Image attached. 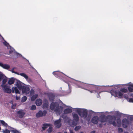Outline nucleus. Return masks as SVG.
<instances>
[{
    "instance_id": "f257e3e1",
    "label": "nucleus",
    "mask_w": 133,
    "mask_h": 133,
    "mask_svg": "<svg viewBox=\"0 0 133 133\" xmlns=\"http://www.w3.org/2000/svg\"><path fill=\"white\" fill-rule=\"evenodd\" d=\"M52 74L55 77L62 80L67 83L69 88L70 84L69 82H70L72 85L88 90L91 93H95L99 91L101 92V89L102 87H101L86 84L78 81L76 80L68 77L63 73L58 71H54L52 72Z\"/></svg>"
},
{
    "instance_id": "f03ea898",
    "label": "nucleus",
    "mask_w": 133,
    "mask_h": 133,
    "mask_svg": "<svg viewBox=\"0 0 133 133\" xmlns=\"http://www.w3.org/2000/svg\"><path fill=\"white\" fill-rule=\"evenodd\" d=\"M0 36L1 37V40L2 41L3 40L4 41V42H3V44L6 46H7L8 49H9V48H10V50L9 51V53L11 56H13L14 58H16L18 57L21 56L24 58L26 59L25 58L22 56V55L21 54L16 52L13 48L10 46L9 44L4 40L3 37L0 34Z\"/></svg>"
},
{
    "instance_id": "7ed1b4c3",
    "label": "nucleus",
    "mask_w": 133,
    "mask_h": 133,
    "mask_svg": "<svg viewBox=\"0 0 133 133\" xmlns=\"http://www.w3.org/2000/svg\"><path fill=\"white\" fill-rule=\"evenodd\" d=\"M127 92L128 90L127 89L121 88L119 91L115 88L111 90L110 92L112 95H113L115 97H118L119 98H121L123 95V94L121 92L125 93Z\"/></svg>"
},
{
    "instance_id": "20e7f679",
    "label": "nucleus",
    "mask_w": 133,
    "mask_h": 133,
    "mask_svg": "<svg viewBox=\"0 0 133 133\" xmlns=\"http://www.w3.org/2000/svg\"><path fill=\"white\" fill-rule=\"evenodd\" d=\"M74 109L81 117L84 119L87 118L88 114V110L85 109L79 108H74Z\"/></svg>"
},
{
    "instance_id": "39448f33",
    "label": "nucleus",
    "mask_w": 133,
    "mask_h": 133,
    "mask_svg": "<svg viewBox=\"0 0 133 133\" xmlns=\"http://www.w3.org/2000/svg\"><path fill=\"white\" fill-rule=\"evenodd\" d=\"M116 118L115 115H108L107 122L109 124H112L114 127L117 126V124L116 122Z\"/></svg>"
},
{
    "instance_id": "423d86ee",
    "label": "nucleus",
    "mask_w": 133,
    "mask_h": 133,
    "mask_svg": "<svg viewBox=\"0 0 133 133\" xmlns=\"http://www.w3.org/2000/svg\"><path fill=\"white\" fill-rule=\"evenodd\" d=\"M129 123L128 120L126 118L123 119L122 122V124L123 127L126 128L129 125Z\"/></svg>"
},
{
    "instance_id": "0eeeda50",
    "label": "nucleus",
    "mask_w": 133,
    "mask_h": 133,
    "mask_svg": "<svg viewBox=\"0 0 133 133\" xmlns=\"http://www.w3.org/2000/svg\"><path fill=\"white\" fill-rule=\"evenodd\" d=\"M47 113V112L46 110H44L42 111L41 110L39 111L36 114V117L37 118H39L42 116H45Z\"/></svg>"
},
{
    "instance_id": "6e6552de",
    "label": "nucleus",
    "mask_w": 133,
    "mask_h": 133,
    "mask_svg": "<svg viewBox=\"0 0 133 133\" xmlns=\"http://www.w3.org/2000/svg\"><path fill=\"white\" fill-rule=\"evenodd\" d=\"M1 86L3 88V90L5 92L9 94L11 93V90L10 89L9 87L6 85H1Z\"/></svg>"
},
{
    "instance_id": "1a4fd4ad",
    "label": "nucleus",
    "mask_w": 133,
    "mask_h": 133,
    "mask_svg": "<svg viewBox=\"0 0 133 133\" xmlns=\"http://www.w3.org/2000/svg\"><path fill=\"white\" fill-rule=\"evenodd\" d=\"M61 119L60 118L56 120L54 122V124L57 128H59L61 127L62 124L61 123Z\"/></svg>"
},
{
    "instance_id": "9d476101",
    "label": "nucleus",
    "mask_w": 133,
    "mask_h": 133,
    "mask_svg": "<svg viewBox=\"0 0 133 133\" xmlns=\"http://www.w3.org/2000/svg\"><path fill=\"white\" fill-rule=\"evenodd\" d=\"M22 92L23 93L26 94H28L30 92V89L27 86H24L22 88Z\"/></svg>"
},
{
    "instance_id": "9b49d317",
    "label": "nucleus",
    "mask_w": 133,
    "mask_h": 133,
    "mask_svg": "<svg viewBox=\"0 0 133 133\" xmlns=\"http://www.w3.org/2000/svg\"><path fill=\"white\" fill-rule=\"evenodd\" d=\"M107 117L108 116L105 117V115H102L99 116V121L101 123H103L106 122H107Z\"/></svg>"
},
{
    "instance_id": "f8f14e48",
    "label": "nucleus",
    "mask_w": 133,
    "mask_h": 133,
    "mask_svg": "<svg viewBox=\"0 0 133 133\" xmlns=\"http://www.w3.org/2000/svg\"><path fill=\"white\" fill-rule=\"evenodd\" d=\"M20 75L26 79V81L29 83H30L32 82L31 79L25 73H20Z\"/></svg>"
},
{
    "instance_id": "ddd939ff",
    "label": "nucleus",
    "mask_w": 133,
    "mask_h": 133,
    "mask_svg": "<svg viewBox=\"0 0 133 133\" xmlns=\"http://www.w3.org/2000/svg\"><path fill=\"white\" fill-rule=\"evenodd\" d=\"M16 87L17 88L19 89H21L22 87L24 86L23 85V83L18 80H16Z\"/></svg>"
},
{
    "instance_id": "4468645a",
    "label": "nucleus",
    "mask_w": 133,
    "mask_h": 133,
    "mask_svg": "<svg viewBox=\"0 0 133 133\" xmlns=\"http://www.w3.org/2000/svg\"><path fill=\"white\" fill-rule=\"evenodd\" d=\"M58 104L57 102H52L50 105V109L52 110H54L57 106L58 105Z\"/></svg>"
},
{
    "instance_id": "2eb2a0df",
    "label": "nucleus",
    "mask_w": 133,
    "mask_h": 133,
    "mask_svg": "<svg viewBox=\"0 0 133 133\" xmlns=\"http://www.w3.org/2000/svg\"><path fill=\"white\" fill-rule=\"evenodd\" d=\"M99 118L98 117L96 116L93 117L91 119V122L95 124H97Z\"/></svg>"
},
{
    "instance_id": "dca6fc26",
    "label": "nucleus",
    "mask_w": 133,
    "mask_h": 133,
    "mask_svg": "<svg viewBox=\"0 0 133 133\" xmlns=\"http://www.w3.org/2000/svg\"><path fill=\"white\" fill-rule=\"evenodd\" d=\"M49 100L50 101H54L55 99V95L53 93H49L48 95Z\"/></svg>"
},
{
    "instance_id": "f3484780",
    "label": "nucleus",
    "mask_w": 133,
    "mask_h": 133,
    "mask_svg": "<svg viewBox=\"0 0 133 133\" xmlns=\"http://www.w3.org/2000/svg\"><path fill=\"white\" fill-rule=\"evenodd\" d=\"M113 86V85H111V86H109V87H112V86ZM101 86V87H102V89H101V92H100V91H99V92H95V93H97V94H98V96H97V98H99L100 97V95H99V94L101 92H104V91H107V92H110V91H103V89H104V88H105V87H107L108 86ZM108 86V87H109V86Z\"/></svg>"
},
{
    "instance_id": "a211bd4d",
    "label": "nucleus",
    "mask_w": 133,
    "mask_h": 133,
    "mask_svg": "<svg viewBox=\"0 0 133 133\" xmlns=\"http://www.w3.org/2000/svg\"><path fill=\"white\" fill-rule=\"evenodd\" d=\"M17 113L18 117L21 118L23 117L25 114L24 112L22 110L18 111Z\"/></svg>"
},
{
    "instance_id": "6ab92c4d",
    "label": "nucleus",
    "mask_w": 133,
    "mask_h": 133,
    "mask_svg": "<svg viewBox=\"0 0 133 133\" xmlns=\"http://www.w3.org/2000/svg\"><path fill=\"white\" fill-rule=\"evenodd\" d=\"M99 113H102L103 114L105 113L104 112H96L92 111L91 110H89V115L91 116L97 115V114Z\"/></svg>"
},
{
    "instance_id": "aec40b11",
    "label": "nucleus",
    "mask_w": 133,
    "mask_h": 133,
    "mask_svg": "<svg viewBox=\"0 0 133 133\" xmlns=\"http://www.w3.org/2000/svg\"><path fill=\"white\" fill-rule=\"evenodd\" d=\"M0 66L3 68L8 70L10 68V66L6 64H4L2 63H0Z\"/></svg>"
},
{
    "instance_id": "412c9836",
    "label": "nucleus",
    "mask_w": 133,
    "mask_h": 133,
    "mask_svg": "<svg viewBox=\"0 0 133 133\" xmlns=\"http://www.w3.org/2000/svg\"><path fill=\"white\" fill-rule=\"evenodd\" d=\"M112 114L114 115L120 117L122 115H124V114L121 113L120 112L118 111H113Z\"/></svg>"
},
{
    "instance_id": "4be33fe9",
    "label": "nucleus",
    "mask_w": 133,
    "mask_h": 133,
    "mask_svg": "<svg viewBox=\"0 0 133 133\" xmlns=\"http://www.w3.org/2000/svg\"><path fill=\"white\" fill-rule=\"evenodd\" d=\"M72 115L74 120L76 122L78 121L79 120V118L78 115L76 113L72 114Z\"/></svg>"
},
{
    "instance_id": "5701e85b",
    "label": "nucleus",
    "mask_w": 133,
    "mask_h": 133,
    "mask_svg": "<svg viewBox=\"0 0 133 133\" xmlns=\"http://www.w3.org/2000/svg\"><path fill=\"white\" fill-rule=\"evenodd\" d=\"M42 103V100L40 98L37 99L35 101V103L36 105L38 106L41 105Z\"/></svg>"
},
{
    "instance_id": "b1692460",
    "label": "nucleus",
    "mask_w": 133,
    "mask_h": 133,
    "mask_svg": "<svg viewBox=\"0 0 133 133\" xmlns=\"http://www.w3.org/2000/svg\"><path fill=\"white\" fill-rule=\"evenodd\" d=\"M16 80L17 79L14 78H11L9 79L8 82V83L9 85L12 84L14 83L15 81H16Z\"/></svg>"
},
{
    "instance_id": "393cba45",
    "label": "nucleus",
    "mask_w": 133,
    "mask_h": 133,
    "mask_svg": "<svg viewBox=\"0 0 133 133\" xmlns=\"http://www.w3.org/2000/svg\"><path fill=\"white\" fill-rule=\"evenodd\" d=\"M12 93H14V91H15L16 94H20V92H19V90L16 87H15L14 88L13 87L12 88Z\"/></svg>"
},
{
    "instance_id": "a878e982",
    "label": "nucleus",
    "mask_w": 133,
    "mask_h": 133,
    "mask_svg": "<svg viewBox=\"0 0 133 133\" xmlns=\"http://www.w3.org/2000/svg\"><path fill=\"white\" fill-rule=\"evenodd\" d=\"M42 125L43 126L42 127V130L44 131L48 128V127L50 126V124L44 123L42 124Z\"/></svg>"
},
{
    "instance_id": "bb28decb",
    "label": "nucleus",
    "mask_w": 133,
    "mask_h": 133,
    "mask_svg": "<svg viewBox=\"0 0 133 133\" xmlns=\"http://www.w3.org/2000/svg\"><path fill=\"white\" fill-rule=\"evenodd\" d=\"M72 111L71 109L68 108L65 109L64 110V112L65 114H67L71 113Z\"/></svg>"
},
{
    "instance_id": "cd10ccee",
    "label": "nucleus",
    "mask_w": 133,
    "mask_h": 133,
    "mask_svg": "<svg viewBox=\"0 0 133 133\" xmlns=\"http://www.w3.org/2000/svg\"><path fill=\"white\" fill-rule=\"evenodd\" d=\"M1 123L4 126L7 127H8V128L10 129V126H9L4 121L2 120H1Z\"/></svg>"
},
{
    "instance_id": "c85d7f7f",
    "label": "nucleus",
    "mask_w": 133,
    "mask_h": 133,
    "mask_svg": "<svg viewBox=\"0 0 133 133\" xmlns=\"http://www.w3.org/2000/svg\"><path fill=\"white\" fill-rule=\"evenodd\" d=\"M10 129H13L12 130H10V131L12 133H20L18 131L12 127H10Z\"/></svg>"
},
{
    "instance_id": "c756f323",
    "label": "nucleus",
    "mask_w": 133,
    "mask_h": 133,
    "mask_svg": "<svg viewBox=\"0 0 133 133\" xmlns=\"http://www.w3.org/2000/svg\"><path fill=\"white\" fill-rule=\"evenodd\" d=\"M38 96V95L37 94L33 95L31 97V100L32 101H34Z\"/></svg>"
},
{
    "instance_id": "7c9ffc66",
    "label": "nucleus",
    "mask_w": 133,
    "mask_h": 133,
    "mask_svg": "<svg viewBox=\"0 0 133 133\" xmlns=\"http://www.w3.org/2000/svg\"><path fill=\"white\" fill-rule=\"evenodd\" d=\"M77 122L74 120L71 121V122L72 124H71V125L73 127L76 126L77 124Z\"/></svg>"
},
{
    "instance_id": "2f4dec72",
    "label": "nucleus",
    "mask_w": 133,
    "mask_h": 133,
    "mask_svg": "<svg viewBox=\"0 0 133 133\" xmlns=\"http://www.w3.org/2000/svg\"><path fill=\"white\" fill-rule=\"evenodd\" d=\"M54 111H55L56 112H57L58 113H59L60 112V108H59V105H58L55 108V109Z\"/></svg>"
},
{
    "instance_id": "473e14b6",
    "label": "nucleus",
    "mask_w": 133,
    "mask_h": 133,
    "mask_svg": "<svg viewBox=\"0 0 133 133\" xmlns=\"http://www.w3.org/2000/svg\"><path fill=\"white\" fill-rule=\"evenodd\" d=\"M52 128L51 127H50L46 131V133H50L52 131Z\"/></svg>"
},
{
    "instance_id": "72a5a7b5",
    "label": "nucleus",
    "mask_w": 133,
    "mask_h": 133,
    "mask_svg": "<svg viewBox=\"0 0 133 133\" xmlns=\"http://www.w3.org/2000/svg\"><path fill=\"white\" fill-rule=\"evenodd\" d=\"M27 99V98L26 96H24L22 98L21 102H24L26 101Z\"/></svg>"
},
{
    "instance_id": "f704fd0d",
    "label": "nucleus",
    "mask_w": 133,
    "mask_h": 133,
    "mask_svg": "<svg viewBox=\"0 0 133 133\" xmlns=\"http://www.w3.org/2000/svg\"><path fill=\"white\" fill-rule=\"evenodd\" d=\"M81 128V126L80 125L76 126L74 128L75 130L76 131H77L78 130L80 129Z\"/></svg>"
},
{
    "instance_id": "c9c22d12",
    "label": "nucleus",
    "mask_w": 133,
    "mask_h": 133,
    "mask_svg": "<svg viewBox=\"0 0 133 133\" xmlns=\"http://www.w3.org/2000/svg\"><path fill=\"white\" fill-rule=\"evenodd\" d=\"M36 109V106L34 105H32L30 108V110H34Z\"/></svg>"
},
{
    "instance_id": "e433bc0d",
    "label": "nucleus",
    "mask_w": 133,
    "mask_h": 133,
    "mask_svg": "<svg viewBox=\"0 0 133 133\" xmlns=\"http://www.w3.org/2000/svg\"><path fill=\"white\" fill-rule=\"evenodd\" d=\"M10 131L7 129H5L4 130H3V133H10Z\"/></svg>"
},
{
    "instance_id": "4c0bfd02",
    "label": "nucleus",
    "mask_w": 133,
    "mask_h": 133,
    "mask_svg": "<svg viewBox=\"0 0 133 133\" xmlns=\"http://www.w3.org/2000/svg\"><path fill=\"white\" fill-rule=\"evenodd\" d=\"M7 81V79L5 78H4L3 79L2 81V85H5Z\"/></svg>"
},
{
    "instance_id": "58836bf2",
    "label": "nucleus",
    "mask_w": 133,
    "mask_h": 133,
    "mask_svg": "<svg viewBox=\"0 0 133 133\" xmlns=\"http://www.w3.org/2000/svg\"><path fill=\"white\" fill-rule=\"evenodd\" d=\"M118 132L119 133H121L123 132V130L122 128H118Z\"/></svg>"
},
{
    "instance_id": "ea45409f",
    "label": "nucleus",
    "mask_w": 133,
    "mask_h": 133,
    "mask_svg": "<svg viewBox=\"0 0 133 133\" xmlns=\"http://www.w3.org/2000/svg\"><path fill=\"white\" fill-rule=\"evenodd\" d=\"M128 89L130 92L133 91V88L131 87H128Z\"/></svg>"
},
{
    "instance_id": "a19ab883",
    "label": "nucleus",
    "mask_w": 133,
    "mask_h": 133,
    "mask_svg": "<svg viewBox=\"0 0 133 133\" xmlns=\"http://www.w3.org/2000/svg\"><path fill=\"white\" fill-rule=\"evenodd\" d=\"M35 91L34 90L32 89H31L30 91V94L31 95H34V94Z\"/></svg>"
},
{
    "instance_id": "79ce46f5",
    "label": "nucleus",
    "mask_w": 133,
    "mask_h": 133,
    "mask_svg": "<svg viewBox=\"0 0 133 133\" xmlns=\"http://www.w3.org/2000/svg\"><path fill=\"white\" fill-rule=\"evenodd\" d=\"M3 74H0V82L3 79Z\"/></svg>"
},
{
    "instance_id": "37998d69",
    "label": "nucleus",
    "mask_w": 133,
    "mask_h": 133,
    "mask_svg": "<svg viewBox=\"0 0 133 133\" xmlns=\"http://www.w3.org/2000/svg\"><path fill=\"white\" fill-rule=\"evenodd\" d=\"M48 103H44L43 104V105L44 107L47 108L48 106Z\"/></svg>"
},
{
    "instance_id": "c03bdc74",
    "label": "nucleus",
    "mask_w": 133,
    "mask_h": 133,
    "mask_svg": "<svg viewBox=\"0 0 133 133\" xmlns=\"http://www.w3.org/2000/svg\"><path fill=\"white\" fill-rule=\"evenodd\" d=\"M26 60L27 61H28V63H29V65H30L31 66V67H32V69H34V70H36V71H36V70L35 69V68H34L31 65V64H30V62H29V61L28 60H27V59H26ZM36 72H37V73H38L37 72V71H36Z\"/></svg>"
},
{
    "instance_id": "a18cd8bd",
    "label": "nucleus",
    "mask_w": 133,
    "mask_h": 133,
    "mask_svg": "<svg viewBox=\"0 0 133 133\" xmlns=\"http://www.w3.org/2000/svg\"><path fill=\"white\" fill-rule=\"evenodd\" d=\"M14 68H13L11 70H10V71H11L12 73L15 74V73H16V72L14 71Z\"/></svg>"
},
{
    "instance_id": "49530a36",
    "label": "nucleus",
    "mask_w": 133,
    "mask_h": 133,
    "mask_svg": "<svg viewBox=\"0 0 133 133\" xmlns=\"http://www.w3.org/2000/svg\"><path fill=\"white\" fill-rule=\"evenodd\" d=\"M130 85L129 86V87H133V84L131 83V82H130L129 83Z\"/></svg>"
},
{
    "instance_id": "de8ad7c7",
    "label": "nucleus",
    "mask_w": 133,
    "mask_h": 133,
    "mask_svg": "<svg viewBox=\"0 0 133 133\" xmlns=\"http://www.w3.org/2000/svg\"><path fill=\"white\" fill-rule=\"evenodd\" d=\"M130 119L131 121H133V116H131L130 117Z\"/></svg>"
},
{
    "instance_id": "09e8293b",
    "label": "nucleus",
    "mask_w": 133,
    "mask_h": 133,
    "mask_svg": "<svg viewBox=\"0 0 133 133\" xmlns=\"http://www.w3.org/2000/svg\"><path fill=\"white\" fill-rule=\"evenodd\" d=\"M129 102H133V98H131L129 99Z\"/></svg>"
},
{
    "instance_id": "8fccbe9b",
    "label": "nucleus",
    "mask_w": 133,
    "mask_h": 133,
    "mask_svg": "<svg viewBox=\"0 0 133 133\" xmlns=\"http://www.w3.org/2000/svg\"><path fill=\"white\" fill-rule=\"evenodd\" d=\"M44 102H45V103H48V100L46 99H44Z\"/></svg>"
},
{
    "instance_id": "3c124183",
    "label": "nucleus",
    "mask_w": 133,
    "mask_h": 133,
    "mask_svg": "<svg viewBox=\"0 0 133 133\" xmlns=\"http://www.w3.org/2000/svg\"><path fill=\"white\" fill-rule=\"evenodd\" d=\"M103 123H99V126L100 127V128H101L102 127V126H103V125L102 124Z\"/></svg>"
},
{
    "instance_id": "603ef678",
    "label": "nucleus",
    "mask_w": 133,
    "mask_h": 133,
    "mask_svg": "<svg viewBox=\"0 0 133 133\" xmlns=\"http://www.w3.org/2000/svg\"><path fill=\"white\" fill-rule=\"evenodd\" d=\"M20 98L19 96H16V99L17 100H19L20 99Z\"/></svg>"
},
{
    "instance_id": "864d4df0",
    "label": "nucleus",
    "mask_w": 133,
    "mask_h": 133,
    "mask_svg": "<svg viewBox=\"0 0 133 133\" xmlns=\"http://www.w3.org/2000/svg\"><path fill=\"white\" fill-rule=\"evenodd\" d=\"M95 131L93 130L91 131L90 133H95Z\"/></svg>"
},
{
    "instance_id": "5fc2aeb1",
    "label": "nucleus",
    "mask_w": 133,
    "mask_h": 133,
    "mask_svg": "<svg viewBox=\"0 0 133 133\" xmlns=\"http://www.w3.org/2000/svg\"><path fill=\"white\" fill-rule=\"evenodd\" d=\"M70 133H74L72 131V130H70Z\"/></svg>"
},
{
    "instance_id": "6e6d98bb",
    "label": "nucleus",
    "mask_w": 133,
    "mask_h": 133,
    "mask_svg": "<svg viewBox=\"0 0 133 133\" xmlns=\"http://www.w3.org/2000/svg\"><path fill=\"white\" fill-rule=\"evenodd\" d=\"M15 74H17L18 75H20V74L19 73L16 72V73H15Z\"/></svg>"
},
{
    "instance_id": "4d7b16f0",
    "label": "nucleus",
    "mask_w": 133,
    "mask_h": 133,
    "mask_svg": "<svg viewBox=\"0 0 133 133\" xmlns=\"http://www.w3.org/2000/svg\"><path fill=\"white\" fill-rule=\"evenodd\" d=\"M113 111H110V112H109L110 114H112L113 113Z\"/></svg>"
},
{
    "instance_id": "13d9d810",
    "label": "nucleus",
    "mask_w": 133,
    "mask_h": 133,
    "mask_svg": "<svg viewBox=\"0 0 133 133\" xmlns=\"http://www.w3.org/2000/svg\"><path fill=\"white\" fill-rule=\"evenodd\" d=\"M69 93H70L71 91V89H69Z\"/></svg>"
},
{
    "instance_id": "bf43d9fd",
    "label": "nucleus",
    "mask_w": 133,
    "mask_h": 133,
    "mask_svg": "<svg viewBox=\"0 0 133 133\" xmlns=\"http://www.w3.org/2000/svg\"><path fill=\"white\" fill-rule=\"evenodd\" d=\"M64 133H67L66 131H64Z\"/></svg>"
},
{
    "instance_id": "052dcab7",
    "label": "nucleus",
    "mask_w": 133,
    "mask_h": 133,
    "mask_svg": "<svg viewBox=\"0 0 133 133\" xmlns=\"http://www.w3.org/2000/svg\"><path fill=\"white\" fill-rule=\"evenodd\" d=\"M106 125V123H105L104 124V125Z\"/></svg>"
},
{
    "instance_id": "680f3d73",
    "label": "nucleus",
    "mask_w": 133,
    "mask_h": 133,
    "mask_svg": "<svg viewBox=\"0 0 133 133\" xmlns=\"http://www.w3.org/2000/svg\"><path fill=\"white\" fill-rule=\"evenodd\" d=\"M80 133H84L83 132H81Z\"/></svg>"
},
{
    "instance_id": "e2e57ef3",
    "label": "nucleus",
    "mask_w": 133,
    "mask_h": 133,
    "mask_svg": "<svg viewBox=\"0 0 133 133\" xmlns=\"http://www.w3.org/2000/svg\"><path fill=\"white\" fill-rule=\"evenodd\" d=\"M57 133H62L61 132H58Z\"/></svg>"
},
{
    "instance_id": "0e129e2a",
    "label": "nucleus",
    "mask_w": 133,
    "mask_h": 133,
    "mask_svg": "<svg viewBox=\"0 0 133 133\" xmlns=\"http://www.w3.org/2000/svg\"><path fill=\"white\" fill-rule=\"evenodd\" d=\"M107 112V111H106V112H105V113H107V112Z\"/></svg>"
},
{
    "instance_id": "69168bd1",
    "label": "nucleus",
    "mask_w": 133,
    "mask_h": 133,
    "mask_svg": "<svg viewBox=\"0 0 133 133\" xmlns=\"http://www.w3.org/2000/svg\"><path fill=\"white\" fill-rule=\"evenodd\" d=\"M1 129V127H0V130Z\"/></svg>"
},
{
    "instance_id": "338daca9",
    "label": "nucleus",
    "mask_w": 133,
    "mask_h": 133,
    "mask_svg": "<svg viewBox=\"0 0 133 133\" xmlns=\"http://www.w3.org/2000/svg\"><path fill=\"white\" fill-rule=\"evenodd\" d=\"M125 133H129L128 132H126Z\"/></svg>"
},
{
    "instance_id": "774afa93",
    "label": "nucleus",
    "mask_w": 133,
    "mask_h": 133,
    "mask_svg": "<svg viewBox=\"0 0 133 133\" xmlns=\"http://www.w3.org/2000/svg\"><path fill=\"white\" fill-rule=\"evenodd\" d=\"M106 133H109V132H107Z\"/></svg>"
}]
</instances>
